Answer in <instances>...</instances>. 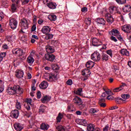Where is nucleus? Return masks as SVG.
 I'll list each match as a JSON object with an SVG mask.
<instances>
[{
    "label": "nucleus",
    "mask_w": 131,
    "mask_h": 131,
    "mask_svg": "<svg viewBox=\"0 0 131 131\" xmlns=\"http://www.w3.org/2000/svg\"><path fill=\"white\" fill-rule=\"evenodd\" d=\"M7 93H8L9 95H15V94L22 95V94H23V89L21 88L18 85H14L13 87H8L7 89Z\"/></svg>",
    "instance_id": "1"
},
{
    "label": "nucleus",
    "mask_w": 131,
    "mask_h": 131,
    "mask_svg": "<svg viewBox=\"0 0 131 131\" xmlns=\"http://www.w3.org/2000/svg\"><path fill=\"white\" fill-rule=\"evenodd\" d=\"M18 26V21L14 18L10 17L9 18V26L11 29H16Z\"/></svg>",
    "instance_id": "2"
},
{
    "label": "nucleus",
    "mask_w": 131,
    "mask_h": 131,
    "mask_svg": "<svg viewBox=\"0 0 131 131\" xmlns=\"http://www.w3.org/2000/svg\"><path fill=\"white\" fill-rule=\"evenodd\" d=\"M91 59L95 62H98L101 60V55L98 51H95L91 55Z\"/></svg>",
    "instance_id": "3"
},
{
    "label": "nucleus",
    "mask_w": 131,
    "mask_h": 131,
    "mask_svg": "<svg viewBox=\"0 0 131 131\" xmlns=\"http://www.w3.org/2000/svg\"><path fill=\"white\" fill-rule=\"evenodd\" d=\"M20 23L21 28V30L23 33H25V32L23 31V30L28 28V21L26 20V19L24 18L21 19Z\"/></svg>",
    "instance_id": "4"
},
{
    "label": "nucleus",
    "mask_w": 131,
    "mask_h": 131,
    "mask_svg": "<svg viewBox=\"0 0 131 131\" xmlns=\"http://www.w3.org/2000/svg\"><path fill=\"white\" fill-rule=\"evenodd\" d=\"M121 29L124 32H125L126 33H129L131 30L130 25L126 24L122 26Z\"/></svg>",
    "instance_id": "5"
},
{
    "label": "nucleus",
    "mask_w": 131,
    "mask_h": 131,
    "mask_svg": "<svg viewBox=\"0 0 131 131\" xmlns=\"http://www.w3.org/2000/svg\"><path fill=\"white\" fill-rule=\"evenodd\" d=\"M82 74L85 76V77L84 78L83 80H86L88 77H89L91 74V71H90V69H85L82 71Z\"/></svg>",
    "instance_id": "6"
},
{
    "label": "nucleus",
    "mask_w": 131,
    "mask_h": 131,
    "mask_svg": "<svg viewBox=\"0 0 131 131\" xmlns=\"http://www.w3.org/2000/svg\"><path fill=\"white\" fill-rule=\"evenodd\" d=\"M12 53L14 55H17V56H22L23 55V51L20 48L13 49Z\"/></svg>",
    "instance_id": "7"
},
{
    "label": "nucleus",
    "mask_w": 131,
    "mask_h": 131,
    "mask_svg": "<svg viewBox=\"0 0 131 131\" xmlns=\"http://www.w3.org/2000/svg\"><path fill=\"white\" fill-rule=\"evenodd\" d=\"M109 10L111 14H116V13H119V8L118 6H111L110 7Z\"/></svg>",
    "instance_id": "8"
},
{
    "label": "nucleus",
    "mask_w": 131,
    "mask_h": 131,
    "mask_svg": "<svg viewBox=\"0 0 131 131\" xmlns=\"http://www.w3.org/2000/svg\"><path fill=\"white\" fill-rule=\"evenodd\" d=\"M45 58L47 61L54 62V60H55L56 57H55V55L53 54H47L45 55Z\"/></svg>",
    "instance_id": "9"
},
{
    "label": "nucleus",
    "mask_w": 131,
    "mask_h": 131,
    "mask_svg": "<svg viewBox=\"0 0 131 131\" xmlns=\"http://www.w3.org/2000/svg\"><path fill=\"white\" fill-rule=\"evenodd\" d=\"M51 29H51L50 27L46 26H43L42 28L41 31L42 33H43V34H49V33L51 32Z\"/></svg>",
    "instance_id": "10"
},
{
    "label": "nucleus",
    "mask_w": 131,
    "mask_h": 131,
    "mask_svg": "<svg viewBox=\"0 0 131 131\" xmlns=\"http://www.w3.org/2000/svg\"><path fill=\"white\" fill-rule=\"evenodd\" d=\"M105 18L108 24H112L114 21V19H113L112 15L109 13L105 14Z\"/></svg>",
    "instance_id": "11"
},
{
    "label": "nucleus",
    "mask_w": 131,
    "mask_h": 131,
    "mask_svg": "<svg viewBox=\"0 0 131 131\" xmlns=\"http://www.w3.org/2000/svg\"><path fill=\"white\" fill-rule=\"evenodd\" d=\"M58 78V76L56 74H52L49 75V77L47 78L48 81H55V80H57Z\"/></svg>",
    "instance_id": "12"
},
{
    "label": "nucleus",
    "mask_w": 131,
    "mask_h": 131,
    "mask_svg": "<svg viewBox=\"0 0 131 131\" xmlns=\"http://www.w3.org/2000/svg\"><path fill=\"white\" fill-rule=\"evenodd\" d=\"M15 73V76L17 78H22L24 75V72L20 70H16Z\"/></svg>",
    "instance_id": "13"
},
{
    "label": "nucleus",
    "mask_w": 131,
    "mask_h": 131,
    "mask_svg": "<svg viewBox=\"0 0 131 131\" xmlns=\"http://www.w3.org/2000/svg\"><path fill=\"white\" fill-rule=\"evenodd\" d=\"M73 102L75 104H76L78 106H80V105H82V101H81V99L80 98L76 96L75 98L73 99Z\"/></svg>",
    "instance_id": "14"
},
{
    "label": "nucleus",
    "mask_w": 131,
    "mask_h": 131,
    "mask_svg": "<svg viewBox=\"0 0 131 131\" xmlns=\"http://www.w3.org/2000/svg\"><path fill=\"white\" fill-rule=\"evenodd\" d=\"M92 45L94 47H99V46H101V43L99 39L94 38L92 40Z\"/></svg>",
    "instance_id": "15"
},
{
    "label": "nucleus",
    "mask_w": 131,
    "mask_h": 131,
    "mask_svg": "<svg viewBox=\"0 0 131 131\" xmlns=\"http://www.w3.org/2000/svg\"><path fill=\"white\" fill-rule=\"evenodd\" d=\"M40 89L41 90H46L49 86V83L46 81H43L39 85Z\"/></svg>",
    "instance_id": "16"
},
{
    "label": "nucleus",
    "mask_w": 131,
    "mask_h": 131,
    "mask_svg": "<svg viewBox=\"0 0 131 131\" xmlns=\"http://www.w3.org/2000/svg\"><path fill=\"white\" fill-rule=\"evenodd\" d=\"M51 99H52V97L49 96V95H46L41 99V101L42 103H48V102H49V101L51 100Z\"/></svg>",
    "instance_id": "17"
},
{
    "label": "nucleus",
    "mask_w": 131,
    "mask_h": 131,
    "mask_svg": "<svg viewBox=\"0 0 131 131\" xmlns=\"http://www.w3.org/2000/svg\"><path fill=\"white\" fill-rule=\"evenodd\" d=\"M14 127L15 129L17 131H21L23 129V126L22 125L19 123H15L14 124Z\"/></svg>",
    "instance_id": "18"
},
{
    "label": "nucleus",
    "mask_w": 131,
    "mask_h": 131,
    "mask_svg": "<svg viewBox=\"0 0 131 131\" xmlns=\"http://www.w3.org/2000/svg\"><path fill=\"white\" fill-rule=\"evenodd\" d=\"M46 50L48 54H52V53H54L55 52V49L50 46H46Z\"/></svg>",
    "instance_id": "19"
},
{
    "label": "nucleus",
    "mask_w": 131,
    "mask_h": 131,
    "mask_svg": "<svg viewBox=\"0 0 131 131\" xmlns=\"http://www.w3.org/2000/svg\"><path fill=\"white\" fill-rule=\"evenodd\" d=\"M110 35H114V36H116L118 34H120V33L117 29H113L109 32Z\"/></svg>",
    "instance_id": "20"
},
{
    "label": "nucleus",
    "mask_w": 131,
    "mask_h": 131,
    "mask_svg": "<svg viewBox=\"0 0 131 131\" xmlns=\"http://www.w3.org/2000/svg\"><path fill=\"white\" fill-rule=\"evenodd\" d=\"M120 53L123 56H126L127 57H128L129 56V52L127 51V50L125 49H123L121 50Z\"/></svg>",
    "instance_id": "21"
},
{
    "label": "nucleus",
    "mask_w": 131,
    "mask_h": 131,
    "mask_svg": "<svg viewBox=\"0 0 131 131\" xmlns=\"http://www.w3.org/2000/svg\"><path fill=\"white\" fill-rule=\"evenodd\" d=\"M96 22L97 24H101V25H105V24H106V21L104 18H98L96 19Z\"/></svg>",
    "instance_id": "22"
},
{
    "label": "nucleus",
    "mask_w": 131,
    "mask_h": 131,
    "mask_svg": "<svg viewBox=\"0 0 131 131\" xmlns=\"http://www.w3.org/2000/svg\"><path fill=\"white\" fill-rule=\"evenodd\" d=\"M47 6L50 9H55L56 7H57V4L51 2L50 3H47Z\"/></svg>",
    "instance_id": "23"
},
{
    "label": "nucleus",
    "mask_w": 131,
    "mask_h": 131,
    "mask_svg": "<svg viewBox=\"0 0 131 131\" xmlns=\"http://www.w3.org/2000/svg\"><path fill=\"white\" fill-rule=\"evenodd\" d=\"M49 127H50V126L45 123H42L40 125V128L42 129V130H47V129H49Z\"/></svg>",
    "instance_id": "24"
},
{
    "label": "nucleus",
    "mask_w": 131,
    "mask_h": 131,
    "mask_svg": "<svg viewBox=\"0 0 131 131\" xmlns=\"http://www.w3.org/2000/svg\"><path fill=\"white\" fill-rule=\"evenodd\" d=\"M8 41L11 42V41H15L16 40V36L13 35L12 36H8L7 37Z\"/></svg>",
    "instance_id": "25"
},
{
    "label": "nucleus",
    "mask_w": 131,
    "mask_h": 131,
    "mask_svg": "<svg viewBox=\"0 0 131 131\" xmlns=\"http://www.w3.org/2000/svg\"><path fill=\"white\" fill-rule=\"evenodd\" d=\"M27 62L30 65H32L34 62V58L31 56H29L27 58Z\"/></svg>",
    "instance_id": "26"
},
{
    "label": "nucleus",
    "mask_w": 131,
    "mask_h": 131,
    "mask_svg": "<svg viewBox=\"0 0 131 131\" xmlns=\"http://www.w3.org/2000/svg\"><path fill=\"white\" fill-rule=\"evenodd\" d=\"M95 65V62L92 61H89L86 63V67L87 68H93Z\"/></svg>",
    "instance_id": "27"
},
{
    "label": "nucleus",
    "mask_w": 131,
    "mask_h": 131,
    "mask_svg": "<svg viewBox=\"0 0 131 131\" xmlns=\"http://www.w3.org/2000/svg\"><path fill=\"white\" fill-rule=\"evenodd\" d=\"M123 11L125 13L130 12L131 6L130 5H125L124 8H123Z\"/></svg>",
    "instance_id": "28"
},
{
    "label": "nucleus",
    "mask_w": 131,
    "mask_h": 131,
    "mask_svg": "<svg viewBox=\"0 0 131 131\" xmlns=\"http://www.w3.org/2000/svg\"><path fill=\"white\" fill-rule=\"evenodd\" d=\"M101 60L103 62H106L109 60V56L106 54H103L101 56Z\"/></svg>",
    "instance_id": "29"
},
{
    "label": "nucleus",
    "mask_w": 131,
    "mask_h": 131,
    "mask_svg": "<svg viewBox=\"0 0 131 131\" xmlns=\"http://www.w3.org/2000/svg\"><path fill=\"white\" fill-rule=\"evenodd\" d=\"M78 122V124H80L81 125H83L84 126L88 125V122H86L85 119L79 120Z\"/></svg>",
    "instance_id": "30"
},
{
    "label": "nucleus",
    "mask_w": 131,
    "mask_h": 131,
    "mask_svg": "<svg viewBox=\"0 0 131 131\" xmlns=\"http://www.w3.org/2000/svg\"><path fill=\"white\" fill-rule=\"evenodd\" d=\"M12 114H13V117L14 118L17 119L19 117V111H18L17 110H14L12 112Z\"/></svg>",
    "instance_id": "31"
},
{
    "label": "nucleus",
    "mask_w": 131,
    "mask_h": 131,
    "mask_svg": "<svg viewBox=\"0 0 131 131\" xmlns=\"http://www.w3.org/2000/svg\"><path fill=\"white\" fill-rule=\"evenodd\" d=\"M63 116L62 113H59L56 118L57 122H61V120H62V118H63Z\"/></svg>",
    "instance_id": "32"
},
{
    "label": "nucleus",
    "mask_w": 131,
    "mask_h": 131,
    "mask_svg": "<svg viewBox=\"0 0 131 131\" xmlns=\"http://www.w3.org/2000/svg\"><path fill=\"white\" fill-rule=\"evenodd\" d=\"M87 129L88 131L95 130V125L93 124H90L87 126Z\"/></svg>",
    "instance_id": "33"
},
{
    "label": "nucleus",
    "mask_w": 131,
    "mask_h": 131,
    "mask_svg": "<svg viewBox=\"0 0 131 131\" xmlns=\"http://www.w3.org/2000/svg\"><path fill=\"white\" fill-rule=\"evenodd\" d=\"M89 112L90 113H91V114H94L99 112V110L97 108H90Z\"/></svg>",
    "instance_id": "34"
},
{
    "label": "nucleus",
    "mask_w": 131,
    "mask_h": 131,
    "mask_svg": "<svg viewBox=\"0 0 131 131\" xmlns=\"http://www.w3.org/2000/svg\"><path fill=\"white\" fill-rule=\"evenodd\" d=\"M68 110L69 112H72L75 110V108L73 107V105L69 104L68 106Z\"/></svg>",
    "instance_id": "35"
},
{
    "label": "nucleus",
    "mask_w": 131,
    "mask_h": 131,
    "mask_svg": "<svg viewBox=\"0 0 131 131\" xmlns=\"http://www.w3.org/2000/svg\"><path fill=\"white\" fill-rule=\"evenodd\" d=\"M85 23L86 25H90L92 23V18L88 17L85 19Z\"/></svg>",
    "instance_id": "36"
},
{
    "label": "nucleus",
    "mask_w": 131,
    "mask_h": 131,
    "mask_svg": "<svg viewBox=\"0 0 131 131\" xmlns=\"http://www.w3.org/2000/svg\"><path fill=\"white\" fill-rule=\"evenodd\" d=\"M49 19L51 21H56V20H57V16L56 15L53 14L49 16Z\"/></svg>",
    "instance_id": "37"
},
{
    "label": "nucleus",
    "mask_w": 131,
    "mask_h": 131,
    "mask_svg": "<svg viewBox=\"0 0 131 131\" xmlns=\"http://www.w3.org/2000/svg\"><path fill=\"white\" fill-rule=\"evenodd\" d=\"M75 93L77 95H78L79 96H81V93H82V89L81 88L78 89L75 92Z\"/></svg>",
    "instance_id": "38"
},
{
    "label": "nucleus",
    "mask_w": 131,
    "mask_h": 131,
    "mask_svg": "<svg viewBox=\"0 0 131 131\" xmlns=\"http://www.w3.org/2000/svg\"><path fill=\"white\" fill-rule=\"evenodd\" d=\"M15 107L16 109L20 110L21 109V103L18 101V100H16Z\"/></svg>",
    "instance_id": "39"
},
{
    "label": "nucleus",
    "mask_w": 131,
    "mask_h": 131,
    "mask_svg": "<svg viewBox=\"0 0 131 131\" xmlns=\"http://www.w3.org/2000/svg\"><path fill=\"white\" fill-rule=\"evenodd\" d=\"M116 2L119 5H123L125 4L126 0H116Z\"/></svg>",
    "instance_id": "40"
},
{
    "label": "nucleus",
    "mask_w": 131,
    "mask_h": 131,
    "mask_svg": "<svg viewBox=\"0 0 131 131\" xmlns=\"http://www.w3.org/2000/svg\"><path fill=\"white\" fill-rule=\"evenodd\" d=\"M26 102L27 103V104H26V105H31V103L32 102V99H31V98H27L26 100Z\"/></svg>",
    "instance_id": "41"
},
{
    "label": "nucleus",
    "mask_w": 131,
    "mask_h": 131,
    "mask_svg": "<svg viewBox=\"0 0 131 131\" xmlns=\"http://www.w3.org/2000/svg\"><path fill=\"white\" fill-rule=\"evenodd\" d=\"M122 99H124V100H127V99H129V94H123L121 96Z\"/></svg>",
    "instance_id": "42"
},
{
    "label": "nucleus",
    "mask_w": 131,
    "mask_h": 131,
    "mask_svg": "<svg viewBox=\"0 0 131 131\" xmlns=\"http://www.w3.org/2000/svg\"><path fill=\"white\" fill-rule=\"evenodd\" d=\"M57 129L58 130V131H64L65 130V128H64V127L62 125H59L58 126H57L56 127Z\"/></svg>",
    "instance_id": "43"
},
{
    "label": "nucleus",
    "mask_w": 131,
    "mask_h": 131,
    "mask_svg": "<svg viewBox=\"0 0 131 131\" xmlns=\"http://www.w3.org/2000/svg\"><path fill=\"white\" fill-rule=\"evenodd\" d=\"M46 108L47 107H46V106H44V105L41 106L39 108V112L43 113L45 112V110H46Z\"/></svg>",
    "instance_id": "44"
},
{
    "label": "nucleus",
    "mask_w": 131,
    "mask_h": 131,
    "mask_svg": "<svg viewBox=\"0 0 131 131\" xmlns=\"http://www.w3.org/2000/svg\"><path fill=\"white\" fill-rule=\"evenodd\" d=\"M122 90H123V88H121L120 86V87L114 89V93H117V92H120V91H122Z\"/></svg>",
    "instance_id": "45"
},
{
    "label": "nucleus",
    "mask_w": 131,
    "mask_h": 131,
    "mask_svg": "<svg viewBox=\"0 0 131 131\" xmlns=\"http://www.w3.org/2000/svg\"><path fill=\"white\" fill-rule=\"evenodd\" d=\"M11 10L12 11H16V10H17V7L16 6V4H13L12 5Z\"/></svg>",
    "instance_id": "46"
},
{
    "label": "nucleus",
    "mask_w": 131,
    "mask_h": 131,
    "mask_svg": "<svg viewBox=\"0 0 131 131\" xmlns=\"http://www.w3.org/2000/svg\"><path fill=\"white\" fill-rule=\"evenodd\" d=\"M116 36H117L119 40H120L121 41L123 40V38H122V37H121V35H120V34L117 35Z\"/></svg>",
    "instance_id": "47"
},
{
    "label": "nucleus",
    "mask_w": 131,
    "mask_h": 131,
    "mask_svg": "<svg viewBox=\"0 0 131 131\" xmlns=\"http://www.w3.org/2000/svg\"><path fill=\"white\" fill-rule=\"evenodd\" d=\"M110 39L111 40H112L113 41H115V42H116V41H117V39H116V37L112 36L110 37Z\"/></svg>",
    "instance_id": "48"
},
{
    "label": "nucleus",
    "mask_w": 131,
    "mask_h": 131,
    "mask_svg": "<svg viewBox=\"0 0 131 131\" xmlns=\"http://www.w3.org/2000/svg\"><path fill=\"white\" fill-rule=\"evenodd\" d=\"M106 54H107V55H109L110 57H112V50H109L106 51Z\"/></svg>",
    "instance_id": "49"
},
{
    "label": "nucleus",
    "mask_w": 131,
    "mask_h": 131,
    "mask_svg": "<svg viewBox=\"0 0 131 131\" xmlns=\"http://www.w3.org/2000/svg\"><path fill=\"white\" fill-rule=\"evenodd\" d=\"M113 69L114 71H117V70H119V67L117 66H114L113 67Z\"/></svg>",
    "instance_id": "50"
},
{
    "label": "nucleus",
    "mask_w": 131,
    "mask_h": 131,
    "mask_svg": "<svg viewBox=\"0 0 131 131\" xmlns=\"http://www.w3.org/2000/svg\"><path fill=\"white\" fill-rule=\"evenodd\" d=\"M29 3V0H21L22 5H26Z\"/></svg>",
    "instance_id": "51"
},
{
    "label": "nucleus",
    "mask_w": 131,
    "mask_h": 131,
    "mask_svg": "<svg viewBox=\"0 0 131 131\" xmlns=\"http://www.w3.org/2000/svg\"><path fill=\"white\" fill-rule=\"evenodd\" d=\"M67 84H68V85H72V83H73L72 80H71V79H69V80L67 81Z\"/></svg>",
    "instance_id": "52"
},
{
    "label": "nucleus",
    "mask_w": 131,
    "mask_h": 131,
    "mask_svg": "<svg viewBox=\"0 0 131 131\" xmlns=\"http://www.w3.org/2000/svg\"><path fill=\"white\" fill-rule=\"evenodd\" d=\"M7 56V53L6 52H3L0 54V56L2 58H5Z\"/></svg>",
    "instance_id": "53"
},
{
    "label": "nucleus",
    "mask_w": 131,
    "mask_h": 131,
    "mask_svg": "<svg viewBox=\"0 0 131 131\" xmlns=\"http://www.w3.org/2000/svg\"><path fill=\"white\" fill-rule=\"evenodd\" d=\"M37 99H40V98H41V93H40V92H37Z\"/></svg>",
    "instance_id": "54"
},
{
    "label": "nucleus",
    "mask_w": 131,
    "mask_h": 131,
    "mask_svg": "<svg viewBox=\"0 0 131 131\" xmlns=\"http://www.w3.org/2000/svg\"><path fill=\"white\" fill-rule=\"evenodd\" d=\"M25 107L26 109H27V110H28V111H29V110H30V105L25 104Z\"/></svg>",
    "instance_id": "55"
},
{
    "label": "nucleus",
    "mask_w": 131,
    "mask_h": 131,
    "mask_svg": "<svg viewBox=\"0 0 131 131\" xmlns=\"http://www.w3.org/2000/svg\"><path fill=\"white\" fill-rule=\"evenodd\" d=\"M47 35L48 36L49 39H52V38H53V37H54V35H53L52 34L48 33L47 34Z\"/></svg>",
    "instance_id": "56"
},
{
    "label": "nucleus",
    "mask_w": 131,
    "mask_h": 131,
    "mask_svg": "<svg viewBox=\"0 0 131 131\" xmlns=\"http://www.w3.org/2000/svg\"><path fill=\"white\" fill-rule=\"evenodd\" d=\"M107 98V100H114V97L111 95H108Z\"/></svg>",
    "instance_id": "57"
},
{
    "label": "nucleus",
    "mask_w": 131,
    "mask_h": 131,
    "mask_svg": "<svg viewBox=\"0 0 131 131\" xmlns=\"http://www.w3.org/2000/svg\"><path fill=\"white\" fill-rule=\"evenodd\" d=\"M81 11H82V12H88V8H86V7H83V8L81 9Z\"/></svg>",
    "instance_id": "58"
},
{
    "label": "nucleus",
    "mask_w": 131,
    "mask_h": 131,
    "mask_svg": "<svg viewBox=\"0 0 131 131\" xmlns=\"http://www.w3.org/2000/svg\"><path fill=\"white\" fill-rule=\"evenodd\" d=\"M109 129V125H106L105 127L103 128V131H108Z\"/></svg>",
    "instance_id": "59"
},
{
    "label": "nucleus",
    "mask_w": 131,
    "mask_h": 131,
    "mask_svg": "<svg viewBox=\"0 0 131 131\" xmlns=\"http://www.w3.org/2000/svg\"><path fill=\"white\" fill-rule=\"evenodd\" d=\"M12 3L16 2V5H18L20 3V0H11Z\"/></svg>",
    "instance_id": "60"
},
{
    "label": "nucleus",
    "mask_w": 131,
    "mask_h": 131,
    "mask_svg": "<svg viewBox=\"0 0 131 131\" xmlns=\"http://www.w3.org/2000/svg\"><path fill=\"white\" fill-rule=\"evenodd\" d=\"M36 30V26L33 25L32 27V31H35Z\"/></svg>",
    "instance_id": "61"
},
{
    "label": "nucleus",
    "mask_w": 131,
    "mask_h": 131,
    "mask_svg": "<svg viewBox=\"0 0 131 131\" xmlns=\"http://www.w3.org/2000/svg\"><path fill=\"white\" fill-rule=\"evenodd\" d=\"M99 105H100V107H103L104 108L106 106V103H100L99 104Z\"/></svg>",
    "instance_id": "62"
},
{
    "label": "nucleus",
    "mask_w": 131,
    "mask_h": 131,
    "mask_svg": "<svg viewBox=\"0 0 131 131\" xmlns=\"http://www.w3.org/2000/svg\"><path fill=\"white\" fill-rule=\"evenodd\" d=\"M32 38H34V39H38V37L37 35H32Z\"/></svg>",
    "instance_id": "63"
},
{
    "label": "nucleus",
    "mask_w": 131,
    "mask_h": 131,
    "mask_svg": "<svg viewBox=\"0 0 131 131\" xmlns=\"http://www.w3.org/2000/svg\"><path fill=\"white\" fill-rule=\"evenodd\" d=\"M42 23H43V20H42V19H39L38 20V24L41 25V24H42Z\"/></svg>",
    "instance_id": "64"
}]
</instances>
